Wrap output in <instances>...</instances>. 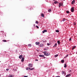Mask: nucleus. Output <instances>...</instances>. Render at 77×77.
Masks as SVG:
<instances>
[{"instance_id": "40", "label": "nucleus", "mask_w": 77, "mask_h": 77, "mask_svg": "<svg viewBox=\"0 0 77 77\" xmlns=\"http://www.w3.org/2000/svg\"><path fill=\"white\" fill-rule=\"evenodd\" d=\"M28 76H24V77H27Z\"/></svg>"}, {"instance_id": "6", "label": "nucleus", "mask_w": 77, "mask_h": 77, "mask_svg": "<svg viewBox=\"0 0 77 77\" xmlns=\"http://www.w3.org/2000/svg\"><path fill=\"white\" fill-rule=\"evenodd\" d=\"M23 55H20L19 56V59H22L23 58Z\"/></svg>"}, {"instance_id": "12", "label": "nucleus", "mask_w": 77, "mask_h": 77, "mask_svg": "<svg viewBox=\"0 0 77 77\" xmlns=\"http://www.w3.org/2000/svg\"><path fill=\"white\" fill-rule=\"evenodd\" d=\"M62 74L63 75H64H64H65V72L64 71H63L62 72Z\"/></svg>"}, {"instance_id": "15", "label": "nucleus", "mask_w": 77, "mask_h": 77, "mask_svg": "<svg viewBox=\"0 0 77 77\" xmlns=\"http://www.w3.org/2000/svg\"><path fill=\"white\" fill-rule=\"evenodd\" d=\"M75 47H76V46H73V47L72 48V50H74V49L75 48Z\"/></svg>"}, {"instance_id": "38", "label": "nucleus", "mask_w": 77, "mask_h": 77, "mask_svg": "<svg viewBox=\"0 0 77 77\" xmlns=\"http://www.w3.org/2000/svg\"><path fill=\"white\" fill-rule=\"evenodd\" d=\"M33 27H35V24H34L33 25Z\"/></svg>"}, {"instance_id": "35", "label": "nucleus", "mask_w": 77, "mask_h": 77, "mask_svg": "<svg viewBox=\"0 0 77 77\" xmlns=\"http://www.w3.org/2000/svg\"><path fill=\"white\" fill-rule=\"evenodd\" d=\"M36 27H37V29H38L39 28V27H38V26H36Z\"/></svg>"}, {"instance_id": "5", "label": "nucleus", "mask_w": 77, "mask_h": 77, "mask_svg": "<svg viewBox=\"0 0 77 77\" xmlns=\"http://www.w3.org/2000/svg\"><path fill=\"white\" fill-rule=\"evenodd\" d=\"M21 61L22 62H24V58L22 57V58L21 60Z\"/></svg>"}, {"instance_id": "20", "label": "nucleus", "mask_w": 77, "mask_h": 77, "mask_svg": "<svg viewBox=\"0 0 77 77\" xmlns=\"http://www.w3.org/2000/svg\"><path fill=\"white\" fill-rule=\"evenodd\" d=\"M33 69H34V68H32L31 69L30 68V70L32 71V70H33Z\"/></svg>"}, {"instance_id": "42", "label": "nucleus", "mask_w": 77, "mask_h": 77, "mask_svg": "<svg viewBox=\"0 0 77 77\" xmlns=\"http://www.w3.org/2000/svg\"><path fill=\"white\" fill-rule=\"evenodd\" d=\"M36 60V61H38V60Z\"/></svg>"}, {"instance_id": "43", "label": "nucleus", "mask_w": 77, "mask_h": 77, "mask_svg": "<svg viewBox=\"0 0 77 77\" xmlns=\"http://www.w3.org/2000/svg\"><path fill=\"white\" fill-rule=\"evenodd\" d=\"M56 77H60V76H56Z\"/></svg>"}, {"instance_id": "25", "label": "nucleus", "mask_w": 77, "mask_h": 77, "mask_svg": "<svg viewBox=\"0 0 77 77\" xmlns=\"http://www.w3.org/2000/svg\"><path fill=\"white\" fill-rule=\"evenodd\" d=\"M59 56V55H58V54L56 55L55 56V57H57V56Z\"/></svg>"}, {"instance_id": "41", "label": "nucleus", "mask_w": 77, "mask_h": 77, "mask_svg": "<svg viewBox=\"0 0 77 77\" xmlns=\"http://www.w3.org/2000/svg\"><path fill=\"white\" fill-rule=\"evenodd\" d=\"M70 72H71V70H70Z\"/></svg>"}, {"instance_id": "13", "label": "nucleus", "mask_w": 77, "mask_h": 77, "mask_svg": "<svg viewBox=\"0 0 77 77\" xmlns=\"http://www.w3.org/2000/svg\"><path fill=\"white\" fill-rule=\"evenodd\" d=\"M39 44V42H35V44H36V45H38V44Z\"/></svg>"}, {"instance_id": "45", "label": "nucleus", "mask_w": 77, "mask_h": 77, "mask_svg": "<svg viewBox=\"0 0 77 77\" xmlns=\"http://www.w3.org/2000/svg\"><path fill=\"white\" fill-rule=\"evenodd\" d=\"M44 59H45V57H44Z\"/></svg>"}, {"instance_id": "17", "label": "nucleus", "mask_w": 77, "mask_h": 77, "mask_svg": "<svg viewBox=\"0 0 77 77\" xmlns=\"http://www.w3.org/2000/svg\"><path fill=\"white\" fill-rule=\"evenodd\" d=\"M54 3L55 4H56V3H59V2H57V1H55L54 2Z\"/></svg>"}, {"instance_id": "33", "label": "nucleus", "mask_w": 77, "mask_h": 77, "mask_svg": "<svg viewBox=\"0 0 77 77\" xmlns=\"http://www.w3.org/2000/svg\"><path fill=\"white\" fill-rule=\"evenodd\" d=\"M71 41V38H70L69 39V41Z\"/></svg>"}, {"instance_id": "34", "label": "nucleus", "mask_w": 77, "mask_h": 77, "mask_svg": "<svg viewBox=\"0 0 77 77\" xmlns=\"http://www.w3.org/2000/svg\"><path fill=\"white\" fill-rule=\"evenodd\" d=\"M68 55H66L65 57H68Z\"/></svg>"}, {"instance_id": "11", "label": "nucleus", "mask_w": 77, "mask_h": 77, "mask_svg": "<svg viewBox=\"0 0 77 77\" xmlns=\"http://www.w3.org/2000/svg\"><path fill=\"white\" fill-rule=\"evenodd\" d=\"M47 32V30H45L42 31V33H44L45 32Z\"/></svg>"}, {"instance_id": "44", "label": "nucleus", "mask_w": 77, "mask_h": 77, "mask_svg": "<svg viewBox=\"0 0 77 77\" xmlns=\"http://www.w3.org/2000/svg\"><path fill=\"white\" fill-rule=\"evenodd\" d=\"M45 52H46V51H45L44 52V53H45Z\"/></svg>"}, {"instance_id": "7", "label": "nucleus", "mask_w": 77, "mask_h": 77, "mask_svg": "<svg viewBox=\"0 0 77 77\" xmlns=\"http://www.w3.org/2000/svg\"><path fill=\"white\" fill-rule=\"evenodd\" d=\"M44 46V45L43 44H40V47H42Z\"/></svg>"}, {"instance_id": "37", "label": "nucleus", "mask_w": 77, "mask_h": 77, "mask_svg": "<svg viewBox=\"0 0 77 77\" xmlns=\"http://www.w3.org/2000/svg\"><path fill=\"white\" fill-rule=\"evenodd\" d=\"M9 69H6V71H8V70H9Z\"/></svg>"}, {"instance_id": "1", "label": "nucleus", "mask_w": 77, "mask_h": 77, "mask_svg": "<svg viewBox=\"0 0 77 77\" xmlns=\"http://www.w3.org/2000/svg\"><path fill=\"white\" fill-rule=\"evenodd\" d=\"M44 55L46 56H50V54L49 53H45L44 54Z\"/></svg>"}, {"instance_id": "47", "label": "nucleus", "mask_w": 77, "mask_h": 77, "mask_svg": "<svg viewBox=\"0 0 77 77\" xmlns=\"http://www.w3.org/2000/svg\"><path fill=\"white\" fill-rule=\"evenodd\" d=\"M0 76H1V75H0Z\"/></svg>"}, {"instance_id": "36", "label": "nucleus", "mask_w": 77, "mask_h": 77, "mask_svg": "<svg viewBox=\"0 0 77 77\" xmlns=\"http://www.w3.org/2000/svg\"><path fill=\"white\" fill-rule=\"evenodd\" d=\"M9 77H12V76L11 75H9Z\"/></svg>"}, {"instance_id": "9", "label": "nucleus", "mask_w": 77, "mask_h": 77, "mask_svg": "<svg viewBox=\"0 0 77 77\" xmlns=\"http://www.w3.org/2000/svg\"><path fill=\"white\" fill-rule=\"evenodd\" d=\"M70 76H71V74H69L66 75V77H70Z\"/></svg>"}, {"instance_id": "8", "label": "nucleus", "mask_w": 77, "mask_h": 77, "mask_svg": "<svg viewBox=\"0 0 77 77\" xmlns=\"http://www.w3.org/2000/svg\"><path fill=\"white\" fill-rule=\"evenodd\" d=\"M39 56L40 57H44L45 56H44V55H39Z\"/></svg>"}, {"instance_id": "29", "label": "nucleus", "mask_w": 77, "mask_h": 77, "mask_svg": "<svg viewBox=\"0 0 77 77\" xmlns=\"http://www.w3.org/2000/svg\"><path fill=\"white\" fill-rule=\"evenodd\" d=\"M51 9H49V10H48V11H49V12H51Z\"/></svg>"}, {"instance_id": "23", "label": "nucleus", "mask_w": 77, "mask_h": 77, "mask_svg": "<svg viewBox=\"0 0 77 77\" xmlns=\"http://www.w3.org/2000/svg\"><path fill=\"white\" fill-rule=\"evenodd\" d=\"M61 62L62 63H64V60H61Z\"/></svg>"}, {"instance_id": "14", "label": "nucleus", "mask_w": 77, "mask_h": 77, "mask_svg": "<svg viewBox=\"0 0 77 77\" xmlns=\"http://www.w3.org/2000/svg\"><path fill=\"white\" fill-rule=\"evenodd\" d=\"M56 46H57V43H55L54 45V46L53 47L54 48L56 47Z\"/></svg>"}, {"instance_id": "30", "label": "nucleus", "mask_w": 77, "mask_h": 77, "mask_svg": "<svg viewBox=\"0 0 77 77\" xmlns=\"http://www.w3.org/2000/svg\"><path fill=\"white\" fill-rule=\"evenodd\" d=\"M73 24H74V25H76V22H74V23H73Z\"/></svg>"}, {"instance_id": "26", "label": "nucleus", "mask_w": 77, "mask_h": 77, "mask_svg": "<svg viewBox=\"0 0 77 77\" xmlns=\"http://www.w3.org/2000/svg\"><path fill=\"white\" fill-rule=\"evenodd\" d=\"M57 42L58 44H60V41H57Z\"/></svg>"}, {"instance_id": "24", "label": "nucleus", "mask_w": 77, "mask_h": 77, "mask_svg": "<svg viewBox=\"0 0 77 77\" xmlns=\"http://www.w3.org/2000/svg\"><path fill=\"white\" fill-rule=\"evenodd\" d=\"M64 68H66V64H64Z\"/></svg>"}, {"instance_id": "18", "label": "nucleus", "mask_w": 77, "mask_h": 77, "mask_svg": "<svg viewBox=\"0 0 77 77\" xmlns=\"http://www.w3.org/2000/svg\"><path fill=\"white\" fill-rule=\"evenodd\" d=\"M55 32L57 33H59V30H55Z\"/></svg>"}, {"instance_id": "22", "label": "nucleus", "mask_w": 77, "mask_h": 77, "mask_svg": "<svg viewBox=\"0 0 77 77\" xmlns=\"http://www.w3.org/2000/svg\"><path fill=\"white\" fill-rule=\"evenodd\" d=\"M2 41H3V42H6V40H2Z\"/></svg>"}, {"instance_id": "46", "label": "nucleus", "mask_w": 77, "mask_h": 77, "mask_svg": "<svg viewBox=\"0 0 77 77\" xmlns=\"http://www.w3.org/2000/svg\"><path fill=\"white\" fill-rule=\"evenodd\" d=\"M54 0V1H55V0Z\"/></svg>"}, {"instance_id": "21", "label": "nucleus", "mask_w": 77, "mask_h": 77, "mask_svg": "<svg viewBox=\"0 0 77 77\" xmlns=\"http://www.w3.org/2000/svg\"><path fill=\"white\" fill-rule=\"evenodd\" d=\"M28 46H29V47H30L32 46V45L30 44H28Z\"/></svg>"}, {"instance_id": "48", "label": "nucleus", "mask_w": 77, "mask_h": 77, "mask_svg": "<svg viewBox=\"0 0 77 77\" xmlns=\"http://www.w3.org/2000/svg\"><path fill=\"white\" fill-rule=\"evenodd\" d=\"M64 0V1H65V0Z\"/></svg>"}, {"instance_id": "49", "label": "nucleus", "mask_w": 77, "mask_h": 77, "mask_svg": "<svg viewBox=\"0 0 77 77\" xmlns=\"http://www.w3.org/2000/svg\"><path fill=\"white\" fill-rule=\"evenodd\" d=\"M1 62V61H0V62Z\"/></svg>"}, {"instance_id": "2", "label": "nucleus", "mask_w": 77, "mask_h": 77, "mask_svg": "<svg viewBox=\"0 0 77 77\" xmlns=\"http://www.w3.org/2000/svg\"><path fill=\"white\" fill-rule=\"evenodd\" d=\"M62 6H63V3L61 2L59 3V8H60V7Z\"/></svg>"}, {"instance_id": "3", "label": "nucleus", "mask_w": 77, "mask_h": 77, "mask_svg": "<svg viewBox=\"0 0 77 77\" xmlns=\"http://www.w3.org/2000/svg\"><path fill=\"white\" fill-rule=\"evenodd\" d=\"M74 11V7H72L71 9V12H73Z\"/></svg>"}, {"instance_id": "28", "label": "nucleus", "mask_w": 77, "mask_h": 77, "mask_svg": "<svg viewBox=\"0 0 77 77\" xmlns=\"http://www.w3.org/2000/svg\"><path fill=\"white\" fill-rule=\"evenodd\" d=\"M65 18H64L63 20L62 21H65Z\"/></svg>"}, {"instance_id": "4", "label": "nucleus", "mask_w": 77, "mask_h": 77, "mask_svg": "<svg viewBox=\"0 0 77 77\" xmlns=\"http://www.w3.org/2000/svg\"><path fill=\"white\" fill-rule=\"evenodd\" d=\"M29 67H30L31 68H32L33 66V65L32 64H29Z\"/></svg>"}, {"instance_id": "16", "label": "nucleus", "mask_w": 77, "mask_h": 77, "mask_svg": "<svg viewBox=\"0 0 77 77\" xmlns=\"http://www.w3.org/2000/svg\"><path fill=\"white\" fill-rule=\"evenodd\" d=\"M41 16L42 17H44V14H41Z\"/></svg>"}, {"instance_id": "19", "label": "nucleus", "mask_w": 77, "mask_h": 77, "mask_svg": "<svg viewBox=\"0 0 77 77\" xmlns=\"http://www.w3.org/2000/svg\"><path fill=\"white\" fill-rule=\"evenodd\" d=\"M30 67H28L26 69V70H29V69L30 70Z\"/></svg>"}, {"instance_id": "39", "label": "nucleus", "mask_w": 77, "mask_h": 77, "mask_svg": "<svg viewBox=\"0 0 77 77\" xmlns=\"http://www.w3.org/2000/svg\"><path fill=\"white\" fill-rule=\"evenodd\" d=\"M47 50V49H46V48H45L44 49V50Z\"/></svg>"}, {"instance_id": "32", "label": "nucleus", "mask_w": 77, "mask_h": 77, "mask_svg": "<svg viewBox=\"0 0 77 77\" xmlns=\"http://www.w3.org/2000/svg\"><path fill=\"white\" fill-rule=\"evenodd\" d=\"M47 45H48V46H49V45H50V44H49V43H47Z\"/></svg>"}, {"instance_id": "31", "label": "nucleus", "mask_w": 77, "mask_h": 77, "mask_svg": "<svg viewBox=\"0 0 77 77\" xmlns=\"http://www.w3.org/2000/svg\"><path fill=\"white\" fill-rule=\"evenodd\" d=\"M35 23H36V24H38V21H36Z\"/></svg>"}, {"instance_id": "10", "label": "nucleus", "mask_w": 77, "mask_h": 77, "mask_svg": "<svg viewBox=\"0 0 77 77\" xmlns=\"http://www.w3.org/2000/svg\"><path fill=\"white\" fill-rule=\"evenodd\" d=\"M74 3H75V0H73L72 2V5H74Z\"/></svg>"}, {"instance_id": "27", "label": "nucleus", "mask_w": 77, "mask_h": 77, "mask_svg": "<svg viewBox=\"0 0 77 77\" xmlns=\"http://www.w3.org/2000/svg\"><path fill=\"white\" fill-rule=\"evenodd\" d=\"M66 12L67 13V14H69V11H66Z\"/></svg>"}]
</instances>
